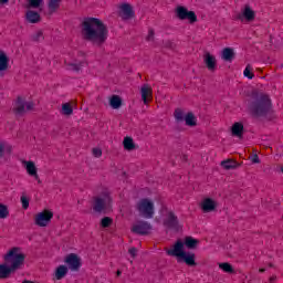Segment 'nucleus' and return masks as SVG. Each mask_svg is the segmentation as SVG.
<instances>
[{
    "label": "nucleus",
    "instance_id": "42",
    "mask_svg": "<svg viewBox=\"0 0 283 283\" xmlns=\"http://www.w3.org/2000/svg\"><path fill=\"white\" fill-rule=\"evenodd\" d=\"M251 163H253V165H260V157H258V155H253L251 157Z\"/></svg>",
    "mask_w": 283,
    "mask_h": 283
},
{
    "label": "nucleus",
    "instance_id": "8",
    "mask_svg": "<svg viewBox=\"0 0 283 283\" xmlns=\"http://www.w3.org/2000/svg\"><path fill=\"white\" fill-rule=\"evenodd\" d=\"M53 218H54L53 211L44 210L35 214L34 223L36 224V227H48V224L52 222Z\"/></svg>",
    "mask_w": 283,
    "mask_h": 283
},
{
    "label": "nucleus",
    "instance_id": "48",
    "mask_svg": "<svg viewBox=\"0 0 283 283\" xmlns=\"http://www.w3.org/2000/svg\"><path fill=\"white\" fill-rule=\"evenodd\" d=\"M264 271H266L265 269H260L259 272L260 273H264Z\"/></svg>",
    "mask_w": 283,
    "mask_h": 283
},
{
    "label": "nucleus",
    "instance_id": "26",
    "mask_svg": "<svg viewBox=\"0 0 283 283\" xmlns=\"http://www.w3.org/2000/svg\"><path fill=\"white\" fill-rule=\"evenodd\" d=\"M67 275V266L60 265L55 270V280H63Z\"/></svg>",
    "mask_w": 283,
    "mask_h": 283
},
{
    "label": "nucleus",
    "instance_id": "45",
    "mask_svg": "<svg viewBox=\"0 0 283 283\" xmlns=\"http://www.w3.org/2000/svg\"><path fill=\"white\" fill-rule=\"evenodd\" d=\"M10 3V0H0V6H8Z\"/></svg>",
    "mask_w": 283,
    "mask_h": 283
},
{
    "label": "nucleus",
    "instance_id": "21",
    "mask_svg": "<svg viewBox=\"0 0 283 283\" xmlns=\"http://www.w3.org/2000/svg\"><path fill=\"white\" fill-rule=\"evenodd\" d=\"M234 56H235V53L233 52V49L226 48L222 50L221 57L223 61H228V63H231V61H233Z\"/></svg>",
    "mask_w": 283,
    "mask_h": 283
},
{
    "label": "nucleus",
    "instance_id": "3",
    "mask_svg": "<svg viewBox=\"0 0 283 283\" xmlns=\"http://www.w3.org/2000/svg\"><path fill=\"white\" fill-rule=\"evenodd\" d=\"M4 263L0 264V280H8L12 273L21 269L25 262V254L21 252V248H12L3 256Z\"/></svg>",
    "mask_w": 283,
    "mask_h": 283
},
{
    "label": "nucleus",
    "instance_id": "31",
    "mask_svg": "<svg viewBox=\"0 0 283 283\" xmlns=\"http://www.w3.org/2000/svg\"><path fill=\"white\" fill-rule=\"evenodd\" d=\"M243 76H245V78H249L250 81H252V78L255 77V74H253V67H251V64H248L243 71Z\"/></svg>",
    "mask_w": 283,
    "mask_h": 283
},
{
    "label": "nucleus",
    "instance_id": "10",
    "mask_svg": "<svg viewBox=\"0 0 283 283\" xmlns=\"http://www.w3.org/2000/svg\"><path fill=\"white\" fill-rule=\"evenodd\" d=\"M136 13L134 12V7L132 4L124 2L119 6V17L123 21H129V19H134Z\"/></svg>",
    "mask_w": 283,
    "mask_h": 283
},
{
    "label": "nucleus",
    "instance_id": "27",
    "mask_svg": "<svg viewBox=\"0 0 283 283\" xmlns=\"http://www.w3.org/2000/svg\"><path fill=\"white\" fill-rule=\"evenodd\" d=\"M184 120L188 127H196L197 125L196 115H193V113H188Z\"/></svg>",
    "mask_w": 283,
    "mask_h": 283
},
{
    "label": "nucleus",
    "instance_id": "4",
    "mask_svg": "<svg viewBox=\"0 0 283 283\" xmlns=\"http://www.w3.org/2000/svg\"><path fill=\"white\" fill-rule=\"evenodd\" d=\"M270 109L271 98L265 94H260L252 104V112L255 116H266Z\"/></svg>",
    "mask_w": 283,
    "mask_h": 283
},
{
    "label": "nucleus",
    "instance_id": "36",
    "mask_svg": "<svg viewBox=\"0 0 283 283\" xmlns=\"http://www.w3.org/2000/svg\"><path fill=\"white\" fill-rule=\"evenodd\" d=\"M112 218L109 217H104L101 221V226L104 228V229H107V227H112Z\"/></svg>",
    "mask_w": 283,
    "mask_h": 283
},
{
    "label": "nucleus",
    "instance_id": "25",
    "mask_svg": "<svg viewBox=\"0 0 283 283\" xmlns=\"http://www.w3.org/2000/svg\"><path fill=\"white\" fill-rule=\"evenodd\" d=\"M123 146L126 151H133V149H136V144H134V139L132 137H125Z\"/></svg>",
    "mask_w": 283,
    "mask_h": 283
},
{
    "label": "nucleus",
    "instance_id": "22",
    "mask_svg": "<svg viewBox=\"0 0 283 283\" xmlns=\"http://www.w3.org/2000/svg\"><path fill=\"white\" fill-rule=\"evenodd\" d=\"M140 93H142V101L144 102V105H147V98H149V96H151L150 86L147 84L143 85L140 88Z\"/></svg>",
    "mask_w": 283,
    "mask_h": 283
},
{
    "label": "nucleus",
    "instance_id": "46",
    "mask_svg": "<svg viewBox=\"0 0 283 283\" xmlns=\"http://www.w3.org/2000/svg\"><path fill=\"white\" fill-rule=\"evenodd\" d=\"M275 280H276L275 276L270 277V282H275Z\"/></svg>",
    "mask_w": 283,
    "mask_h": 283
},
{
    "label": "nucleus",
    "instance_id": "18",
    "mask_svg": "<svg viewBox=\"0 0 283 283\" xmlns=\"http://www.w3.org/2000/svg\"><path fill=\"white\" fill-rule=\"evenodd\" d=\"M13 112L17 116H23L25 114V102L21 97L15 102Z\"/></svg>",
    "mask_w": 283,
    "mask_h": 283
},
{
    "label": "nucleus",
    "instance_id": "6",
    "mask_svg": "<svg viewBox=\"0 0 283 283\" xmlns=\"http://www.w3.org/2000/svg\"><path fill=\"white\" fill-rule=\"evenodd\" d=\"M112 207V197L109 193L105 192L98 197H95L93 210L96 213H103V211H107Z\"/></svg>",
    "mask_w": 283,
    "mask_h": 283
},
{
    "label": "nucleus",
    "instance_id": "34",
    "mask_svg": "<svg viewBox=\"0 0 283 283\" xmlns=\"http://www.w3.org/2000/svg\"><path fill=\"white\" fill-rule=\"evenodd\" d=\"M10 216V211L8 210V206L0 203V220H6Z\"/></svg>",
    "mask_w": 283,
    "mask_h": 283
},
{
    "label": "nucleus",
    "instance_id": "43",
    "mask_svg": "<svg viewBox=\"0 0 283 283\" xmlns=\"http://www.w3.org/2000/svg\"><path fill=\"white\" fill-rule=\"evenodd\" d=\"M128 253H130L132 258H136V254L138 253V250H136V248H130L128 250Z\"/></svg>",
    "mask_w": 283,
    "mask_h": 283
},
{
    "label": "nucleus",
    "instance_id": "17",
    "mask_svg": "<svg viewBox=\"0 0 283 283\" xmlns=\"http://www.w3.org/2000/svg\"><path fill=\"white\" fill-rule=\"evenodd\" d=\"M25 21L28 23H40L41 22V14L33 10H28L25 13Z\"/></svg>",
    "mask_w": 283,
    "mask_h": 283
},
{
    "label": "nucleus",
    "instance_id": "35",
    "mask_svg": "<svg viewBox=\"0 0 283 283\" xmlns=\"http://www.w3.org/2000/svg\"><path fill=\"white\" fill-rule=\"evenodd\" d=\"M31 41H34L35 43H39V41H43V31H36L32 34Z\"/></svg>",
    "mask_w": 283,
    "mask_h": 283
},
{
    "label": "nucleus",
    "instance_id": "14",
    "mask_svg": "<svg viewBox=\"0 0 283 283\" xmlns=\"http://www.w3.org/2000/svg\"><path fill=\"white\" fill-rule=\"evenodd\" d=\"M22 165L27 171V174L29 176H31L32 178H34V180H39V172L36 169V164H34V161L32 160H23Z\"/></svg>",
    "mask_w": 283,
    "mask_h": 283
},
{
    "label": "nucleus",
    "instance_id": "51",
    "mask_svg": "<svg viewBox=\"0 0 283 283\" xmlns=\"http://www.w3.org/2000/svg\"><path fill=\"white\" fill-rule=\"evenodd\" d=\"M269 266H270V268H273V264H271V263H270V265H269Z\"/></svg>",
    "mask_w": 283,
    "mask_h": 283
},
{
    "label": "nucleus",
    "instance_id": "32",
    "mask_svg": "<svg viewBox=\"0 0 283 283\" xmlns=\"http://www.w3.org/2000/svg\"><path fill=\"white\" fill-rule=\"evenodd\" d=\"M219 269H221L223 273H234L233 265L227 262L219 263Z\"/></svg>",
    "mask_w": 283,
    "mask_h": 283
},
{
    "label": "nucleus",
    "instance_id": "33",
    "mask_svg": "<svg viewBox=\"0 0 283 283\" xmlns=\"http://www.w3.org/2000/svg\"><path fill=\"white\" fill-rule=\"evenodd\" d=\"M174 116H175V120H177V123H182L186 118L185 112H182V109H180V108H177L175 111Z\"/></svg>",
    "mask_w": 283,
    "mask_h": 283
},
{
    "label": "nucleus",
    "instance_id": "23",
    "mask_svg": "<svg viewBox=\"0 0 283 283\" xmlns=\"http://www.w3.org/2000/svg\"><path fill=\"white\" fill-rule=\"evenodd\" d=\"M61 1L62 0H49L48 8L50 14H54L60 8H61Z\"/></svg>",
    "mask_w": 283,
    "mask_h": 283
},
{
    "label": "nucleus",
    "instance_id": "38",
    "mask_svg": "<svg viewBox=\"0 0 283 283\" xmlns=\"http://www.w3.org/2000/svg\"><path fill=\"white\" fill-rule=\"evenodd\" d=\"M43 0H29V8H40Z\"/></svg>",
    "mask_w": 283,
    "mask_h": 283
},
{
    "label": "nucleus",
    "instance_id": "12",
    "mask_svg": "<svg viewBox=\"0 0 283 283\" xmlns=\"http://www.w3.org/2000/svg\"><path fill=\"white\" fill-rule=\"evenodd\" d=\"M64 262L71 271H78V269H81V258L75 253L69 254Z\"/></svg>",
    "mask_w": 283,
    "mask_h": 283
},
{
    "label": "nucleus",
    "instance_id": "1",
    "mask_svg": "<svg viewBox=\"0 0 283 283\" xmlns=\"http://www.w3.org/2000/svg\"><path fill=\"white\" fill-rule=\"evenodd\" d=\"M82 38L84 41L101 48L107 41V25L97 18H84L82 21Z\"/></svg>",
    "mask_w": 283,
    "mask_h": 283
},
{
    "label": "nucleus",
    "instance_id": "24",
    "mask_svg": "<svg viewBox=\"0 0 283 283\" xmlns=\"http://www.w3.org/2000/svg\"><path fill=\"white\" fill-rule=\"evenodd\" d=\"M109 105L113 109H118L123 105V99L118 95H113L109 99Z\"/></svg>",
    "mask_w": 283,
    "mask_h": 283
},
{
    "label": "nucleus",
    "instance_id": "11",
    "mask_svg": "<svg viewBox=\"0 0 283 283\" xmlns=\"http://www.w3.org/2000/svg\"><path fill=\"white\" fill-rule=\"evenodd\" d=\"M238 21H248V23H251L255 21V11L251 9V6L247 4L241 13L237 15Z\"/></svg>",
    "mask_w": 283,
    "mask_h": 283
},
{
    "label": "nucleus",
    "instance_id": "20",
    "mask_svg": "<svg viewBox=\"0 0 283 283\" xmlns=\"http://www.w3.org/2000/svg\"><path fill=\"white\" fill-rule=\"evenodd\" d=\"M232 136L237 138H242V134H244V125L242 123H234L231 128Z\"/></svg>",
    "mask_w": 283,
    "mask_h": 283
},
{
    "label": "nucleus",
    "instance_id": "30",
    "mask_svg": "<svg viewBox=\"0 0 283 283\" xmlns=\"http://www.w3.org/2000/svg\"><path fill=\"white\" fill-rule=\"evenodd\" d=\"M62 114L64 116H72V114H74V109L72 108V105H70V103L62 104Z\"/></svg>",
    "mask_w": 283,
    "mask_h": 283
},
{
    "label": "nucleus",
    "instance_id": "49",
    "mask_svg": "<svg viewBox=\"0 0 283 283\" xmlns=\"http://www.w3.org/2000/svg\"><path fill=\"white\" fill-rule=\"evenodd\" d=\"M117 275H118V276L122 275V272H120V271H117Z\"/></svg>",
    "mask_w": 283,
    "mask_h": 283
},
{
    "label": "nucleus",
    "instance_id": "2",
    "mask_svg": "<svg viewBox=\"0 0 283 283\" xmlns=\"http://www.w3.org/2000/svg\"><path fill=\"white\" fill-rule=\"evenodd\" d=\"M199 241L193 237H186L185 241H176L172 249L166 250L167 255L177 258V262H185L187 266H197L196 253L185 251L187 249H197Z\"/></svg>",
    "mask_w": 283,
    "mask_h": 283
},
{
    "label": "nucleus",
    "instance_id": "9",
    "mask_svg": "<svg viewBox=\"0 0 283 283\" xmlns=\"http://www.w3.org/2000/svg\"><path fill=\"white\" fill-rule=\"evenodd\" d=\"M151 223L147 221H137L133 224L132 231L137 235H149L151 233Z\"/></svg>",
    "mask_w": 283,
    "mask_h": 283
},
{
    "label": "nucleus",
    "instance_id": "37",
    "mask_svg": "<svg viewBox=\"0 0 283 283\" xmlns=\"http://www.w3.org/2000/svg\"><path fill=\"white\" fill-rule=\"evenodd\" d=\"M81 67H83V64H74V63H70L67 64V69L71 70L72 72H78V70H81Z\"/></svg>",
    "mask_w": 283,
    "mask_h": 283
},
{
    "label": "nucleus",
    "instance_id": "47",
    "mask_svg": "<svg viewBox=\"0 0 283 283\" xmlns=\"http://www.w3.org/2000/svg\"><path fill=\"white\" fill-rule=\"evenodd\" d=\"M36 180V182H39V185H41V178L40 177H38V179H35Z\"/></svg>",
    "mask_w": 283,
    "mask_h": 283
},
{
    "label": "nucleus",
    "instance_id": "40",
    "mask_svg": "<svg viewBox=\"0 0 283 283\" xmlns=\"http://www.w3.org/2000/svg\"><path fill=\"white\" fill-rule=\"evenodd\" d=\"M92 154L94 158H101V156H103V150L101 148H93Z\"/></svg>",
    "mask_w": 283,
    "mask_h": 283
},
{
    "label": "nucleus",
    "instance_id": "7",
    "mask_svg": "<svg viewBox=\"0 0 283 283\" xmlns=\"http://www.w3.org/2000/svg\"><path fill=\"white\" fill-rule=\"evenodd\" d=\"M175 14L177 19H180V21H189L190 23H196V21H198L196 12L188 11L187 8L182 6L176 8Z\"/></svg>",
    "mask_w": 283,
    "mask_h": 283
},
{
    "label": "nucleus",
    "instance_id": "5",
    "mask_svg": "<svg viewBox=\"0 0 283 283\" xmlns=\"http://www.w3.org/2000/svg\"><path fill=\"white\" fill-rule=\"evenodd\" d=\"M136 209L140 218H145L146 220H151V218H154L155 207L154 201H151L150 199H140L136 203Z\"/></svg>",
    "mask_w": 283,
    "mask_h": 283
},
{
    "label": "nucleus",
    "instance_id": "50",
    "mask_svg": "<svg viewBox=\"0 0 283 283\" xmlns=\"http://www.w3.org/2000/svg\"><path fill=\"white\" fill-rule=\"evenodd\" d=\"M281 171H282V174H283V166L281 167Z\"/></svg>",
    "mask_w": 283,
    "mask_h": 283
},
{
    "label": "nucleus",
    "instance_id": "19",
    "mask_svg": "<svg viewBox=\"0 0 283 283\" xmlns=\"http://www.w3.org/2000/svg\"><path fill=\"white\" fill-rule=\"evenodd\" d=\"M9 65H10V57H8V54H6L4 51L0 50V72L8 71Z\"/></svg>",
    "mask_w": 283,
    "mask_h": 283
},
{
    "label": "nucleus",
    "instance_id": "39",
    "mask_svg": "<svg viewBox=\"0 0 283 283\" xmlns=\"http://www.w3.org/2000/svg\"><path fill=\"white\" fill-rule=\"evenodd\" d=\"M20 200L23 209H28L30 207V199H28L25 196H22Z\"/></svg>",
    "mask_w": 283,
    "mask_h": 283
},
{
    "label": "nucleus",
    "instance_id": "13",
    "mask_svg": "<svg viewBox=\"0 0 283 283\" xmlns=\"http://www.w3.org/2000/svg\"><path fill=\"white\" fill-rule=\"evenodd\" d=\"M164 227H166V229H172L174 231H178V217L174 212H168L167 217L164 220Z\"/></svg>",
    "mask_w": 283,
    "mask_h": 283
},
{
    "label": "nucleus",
    "instance_id": "28",
    "mask_svg": "<svg viewBox=\"0 0 283 283\" xmlns=\"http://www.w3.org/2000/svg\"><path fill=\"white\" fill-rule=\"evenodd\" d=\"M221 167H223V169H237L238 167V163L233 161V159H227L221 161Z\"/></svg>",
    "mask_w": 283,
    "mask_h": 283
},
{
    "label": "nucleus",
    "instance_id": "41",
    "mask_svg": "<svg viewBox=\"0 0 283 283\" xmlns=\"http://www.w3.org/2000/svg\"><path fill=\"white\" fill-rule=\"evenodd\" d=\"M24 109H25V112H30V111L34 109V103H32V102L25 103L24 102Z\"/></svg>",
    "mask_w": 283,
    "mask_h": 283
},
{
    "label": "nucleus",
    "instance_id": "15",
    "mask_svg": "<svg viewBox=\"0 0 283 283\" xmlns=\"http://www.w3.org/2000/svg\"><path fill=\"white\" fill-rule=\"evenodd\" d=\"M203 63H205L206 67L209 70V72H216L218 61L211 53H209V52L205 53Z\"/></svg>",
    "mask_w": 283,
    "mask_h": 283
},
{
    "label": "nucleus",
    "instance_id": "29",
    "mask_svg": "<svg viewBox=\"0 0 283 283\" xmlns=\"http://www.w3.org/2000/svg\"><path fill=\"white\" fill-rule=\"evenodd\" d=\"M6 154H12V146H6L3 142H0V158H3Z\"/></svg>",
    "mask_w": 283,
    "mask_h": 283
},
{
    "label": "nucleus",
    "instance_id": "44",
    "mask_svg": "<svg viewBox=\"0 0 283 283\" xmlns=\"http://www.w3.org/2000/svg\"><path fill=\"white\" fill-rule=\"evenodd\" d=\"M154 39V30H149L147 35V41H151Z\"/></svg>",
    "mask_w": 283,
    "mask_h": 283
},
{
    "label": "nucleus",
    "instance_id": "16",
    "mask_svg": "<svg viewBox=\"0 0 283 283\" xmlns=\"http://www.w3.org/2000/svg\"><path fill=\"white\" fill-rule=\"evenodd\" d=\"M216 201L211 198H206L201 202V209L203 213H211V211H216Z\"/></svg>",
    "mask_w": 283,
    "mask_h": 283
}]
</instances>
